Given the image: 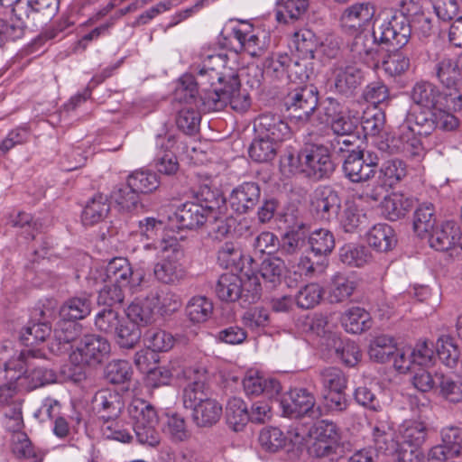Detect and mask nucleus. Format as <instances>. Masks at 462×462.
<instances>
[{"instance_id": "nucleus-1", "label": "nucleus", "mask_w": 462, "mask_h": 462, "mask_svg": "<svg viewBox=\"0 0 462 462\" xmlns=\"http://www.w3.org/2000/svg\"><path fill=\"white\" fill-rule=\"evenodd\" d=\"M371 436L374 449L396 462H420L423 458L421 446L428 435L421 421H404L394 435L392 422L386 414L378 415L370 421Z\"/></svg>"}, {"instance_id": "nucleus-2", "label": "nucleus", "mask_w": 462, "mask_h": 462, "mask_svg": "<svg viewBox=\"0 0 462 462\" xmlns=\"http://www.w3.org/2000/svg\"><path fill=\"white\" fill-rule=\"evenodd\" d=\"M410 97L420 107L419 113L411 115L413 125H408L413 134L427 136L436 129L453 131L458 126V119L443 108L447 96L432 82L417 81L410 91Z\"/></svg>"}, {"instance_id": "nucleus-3", "label": "nucleus", "mask_w": 462, "mask_h": 462, "mask_svg": "<svg viewBox=\"0 0 462 462\" xmlns=\"http://www.w3.org/2000/svg\"><path fill=\"white\" fill-rule=\"evenodd\" d=\"M8 345L3 346L0 351V360L4 369L0 371V378L18 381L19 387L32 391L38 387L53 383L57 380L56 373L50 368L36 364L32 351H20L18 355Z\"/></svg>"}, {"instance_id": "nucleus-4", "label": "nucleus", "mask_w": 462, "mask_h": 462, "mask_svg": "<svg viewBox=\"0 0 462 462\" xmlns=\"http://www.w3.org/2000/svg\"><path fill=\"white\" fill-rule=\"evenodd\" d=\"M143 249L155 252L158 262L153 266V274L157 281L172 284L185 277V269L180 263L184 253L176 237L168 236L147 243Z\"/></svg>"}, {"instance_id": "nucleus-5", "label": "nucleus", "mask_w": 462, "mask_h": 462, "mask_svg": "<svg viewBox=\"0 0 462 462\" xmlns=\"http://www.w3.org/2000/svg\"><path fill=\"white\" fill-rule=\"evenodd\" d=\"M374 41L383 48L399 49L405 46L411 36L410 21L397 12L373 25Z\"/></svg>"}, {"instance_id": "nucleus-6", "label": "nucleus", "mask_w": 462, "mask_h": 462, "mask_svg": "<svg viewBox=\"0 0 462 462\" xmlns=\"http://www.w3.org/2000/svg\"><path fill=\"white\" fill-rule=\"evenodd\" d=\"M320 109V113L329 124V128L335 135L333 139L328 141L335 149L336 144L340 143V137L354 134L357 127V118L355 115H351L350 111H346L344 104L330 97L324 99Z\"/></svg>"}, {"instance_id": "nucleus-7", "label": "nucleus", "mask_w": 462, "mask_h": 462, "mask_svg": "<svg viewBox=\"0 0 462 462\" xmlns=\"http://www.w3.org/2000/svg\"><path fill=\"white\" fill-rule=\"evenodd\" d=\"M108 340L99 335H85L69 355L70 362L75 365L97 366L110 355Z\"/></svg>"}, {"instance_id": "nucleus-8", "label": "nucleus", "mask_w": 462, "mask_h": 462, "mask_svg": "<svg viewBox=\"0 0 462 462\" xmlns=\"http://www.w3.org/2000/svg\"><path fill=\"white\" fill-rule=\"evenodd\" d=\"M209 70L203 69V67L199 66L194 69L193 73L184 74L180 79V87L178 91H185V99L194 98L197 95L199 96L202 101L203 109L208 111V104L206 97H210L212 93L220 92L226 84L217 82V79H213L210 76Z\"/></svg>"}, {"instance_id": "nucleus-9", "label": "nucleus", "mask_w": 462, "mask_h": 462, "mask_svg": "<svg viewBox=\"0 0 462 462\" xmlns=\"http://www.w3.org/2000/svg\"><path fill=\"white\" fill-rule=\"evenodd\" d=\"M219 201L224 202L223 198L212 201L206 199L205 204L197 202H186L175 210L170 220L176 222L180 229H196L203 226L207 220L219 208Z\"/></svg>"}, {"instance_id": "nucleus-10", "label": "nucleus", "mask_w": 462, "mask_h": 462, "mask_svg": "<svg viewBox=\"0 0 462 462\" xmlns=\"http://www.w3.org/2000/svg\"><path fill=\"white\" fill-rule=\"evenodd\" d=\"M303 162L305 175L314 180L328 179L336 170L329 148L319 142L306 144L303 148Z\"/></svg>"}, {"instance_id": "nucleus-11", "label": "nucleus", "mask_w": 462, "mask_h": 462, "mask_svg": "<svg viewBox=\"0 0 462 462\" xmlns=\"http://www.w3.org/2000/svg\"><path fill=\"white\" fill-rule=\"evenodd\" d=\"M309 453L316 457H328L336 452L339 440L337 426L331 420H322L309 430Z\"/></svg>"}, {"instance_id": "nucleus-12", "label": "nucleus", "mask_w": 462, "mask_h": 462, "mask_svg": "<svg viewBox=\"0 0 462 462\" xmlns=\"http://www.w3.org/2000/svg\"><path fill=\"white\" fill-rule=\"evenodd\" d=\"M379 158L370 151L352 150L345 157L343 172L352 182H365L374 177Z\"/></svg>"}, {"instance_id": "nucleus-13", "label": "nucleus", "mask_w": 462, "mask_h": 462, "mask_svg": "<svg viewBox=\"0 0 462 462\" xmlns=\"http://www.w3.org/2000/svg\"><path fill=\"white\" fill-rule=\"evenodd\" d=\"M208 111H218L230 105L232 109L237 112L246 111L250 105V97L246 91L240 89V83L236 76H231L227 84H225L222 91L212 93L206 97Z\"/></svg>"}, {"instance_id": "nucleus-14", "label": "nucleus", "mask_w": 462, "mask_h": 462, "mask_svg": "<svg viewBox=\"0 0 462 462\" xmlns=\"http://www.w3.org/2000/svg\"><path fill=\"white\" fill-rule=\"evenodd\" d=\"M319 104V91L313 85L299 87L290 91L285 106L291 118L308 122Z\"/></svg>"}, {"instance_id": "nucleus-15", "label": "nucleus", "mask_w": 462, "mask_h": 462, "mask_svg": "<svg viewBox=\"0 0 462 462\" xmlns=\"http://www.w3.org/2000/svg\"><path fill=\"white\" fill-rule=\"evenodd\" d=\"M105 275L108 282L118 283L128 293H134L140 291L144 281V273L142 270L134 271L127 259L117 257L111 260L105 271ZM104 274L99 273L101 281Z\"/></svg>"}, {"instance_id": "nucleus-16", "label": "nucleus", "mask_w": 462, "mask_h": 462, "mask_svg": "<svg viewBox=\"0 0 462 462\" xmlns=\"http://www.w3.org/2000/svg\"><path fill=\"white\" fill-rule=\"evenodd\" d=\"M59 0H15L12 11L16 18L37 25L51 20L59 10Z\"/></svg>"}, {"instance_id": "nucleus-17", "label": "nucleus", "mask_w": 462, "mask_h": 462, "mask_svg": "<svg viewBox=\"0 0 462 462\" xmlns=\"http://www.w3.org/2000/svg\"><path fill=\"white\" fill-rule=\"evenodd\" d=\"M375 6L371 2L353 4L342 12L339 18V26L346 34H356L373 20L375 14Z\"/></svg>"}, {"instance_id": "nucleus-18", "label": "nucleus", "mask_w": 462, "mask_h": 462, "mask_svg": "<svg viewBox=\"0 0 462 462\" xmlns=\"http://www.w3.org/2000/svg\"><path fill=\"white\" fill-rule=\"evenodd\" d=\"M315 403L314 395L303 388L291 390L280 400L283 414L291 418H300L304 415L313 416Z\"/></svg>"}, {"instance_id": "nucleus-19", "label": "nucleus", "mask_w": 462, "mask_h": 462, "mask_svg": "<svg viewBox=\"0 0 462 462\" xmlns=\"http://www.w3.org/2000/svg\"><path fill=\"white\" fill-rule=\"evenodd\" d=\"M194 402H183L186 408L191 409L192 418L199 427H210L221 418L222 405L215 399L209 398L208 393L203 397L197 396Z\"/></svg>"}, {"instance_id": "nucleus-20", "label": "nucleus", "mask_w": 462, "mask_h": 462, "mask_svg": "<svg viewBox=\"0 0 462 462\" xmlns=\"http://www.w3.org/2000/svg\"><path fill=\"white\" fill-rule=\"evenodd\" d=\"M284 217L291 230L285 233L282 242H279L277 250L281 257L297 254L304 245L306 238L304 229L307 226L298 218V215H294L292 211L291 214L285 213Z\"/></svg>"}, {"instance_id": "nucleus-21", "label": "nucleus", "mask_w": 462, "mask_h": 462, "mask_svg": "<svg viewBox=\"0 0 462 462\" xmlns=\"http://www.w3.org/2000/svg\"><path fill=\"white\" fill-rule=\"evenodd\" d=\"M125 406L123 397L115 391L102 389L92 400L93 411L105 423L116 420Z\"/></svg>"}, {"instance_id": "nucleus-22", "label": "nucleus", "mask_w": 462, "mask_h": 462, "mask_svg": "<svg viewBox=\"0 0 462 462\" xmlns=\"http://www.w3.org/2000/svg\"><path fill=\"white\" fill-rule=\"evenodd\" d=\"M254 130L259 136L268 138L278 143L289 139L291 135L288 123L279 115L263 114L254 121Z\"/></svg>"}, {"instance_id": "nucleus-23", "label": "nucleus", "mask_w": 462, "mask_h": 462, "mask_svg": "<svg viewBox=\"0 0 462 462\" xmlns=\"http://www.w3.org/2000/svg\"><path fill=\"white\" fill-rule=\"evenodd\" d=\"M363 81L364 71L359 67L340 66L334 69L331 88L336 93L349 97L355 95Z\"/></svg>"}, {"instance_id": "nucleus-24", "label": "nucleus", "mask_w": 462, "mask_h": 462, "mask_svg": "<svg viewBox=\"0 0 462 462\" xmlns=\"http://www.w3.org/2000/svg\"><path fill=\"white\" fill-rule=\"evenodd\" d=\"M311 206L319 218L330 221L337 216L341 199L337 191L329 186H325L315 190Z\"/></svg>"}, {"instance_id": "nucleus-25", "label": "nucleus", "mask_w": 462, "mask_h": 462, "mask_svg": "<svg viewBox=\"0 0 462 462\" xmlns=\"http://www.w3.org/2000/svg\"><path fill=\"white\" fill-rule=\"evenodd\" d=\"M175 144L176 139L172 134L156 137L155 167L160 173L173 175L178 171L179 162L172 152Z\"/></svg>"}, {"instance_id": "nucleus-26", "label": "nucleus", "mask_w": 462, "mask_h": 462, "mask_svg": "<svg viewBox=\"0 0 462 462\" xmlns=\"http://www.w3.org/2000/svg\"><path fill=\"white\" fill-rule=\"evenodd\" d=\"M261 189L255 182H244L234 189L229 195V203L234 211L246 214L258 204Z\"/></svg>"}, {"instance_id": "nucleus-27", "label": "nucleus", "mask_w": 462, "mask_h": 462, "mask_svg": "<svg viewBox=\"0 0 462 462\" xmlns=\"http://www.w3.org/2000/svg\"><path fill=\"white\" fill-rule=\"evenodd\" d=\"M243 387L247 396L254 397L263 394L269 399L279 395L282 386L279 381L265 377L258 372L249 371L243 379Z\"/></svg>"}, {"instance_id": "nucleus-28", "label": "nucleus", "mask_w": 462, "mask_h": 462, "mask_svg": "<svg viewBox=\"0 0 462 462\" xmlns=\"http://www.w3.org/2000/svg\"><path fill=\"white\" fill-rule=\"evenodd\" d=\"M231 41L237 42L235 48L236 52H246L252 57H259L263 54L265 50L264 42L254 33L251 25L245 24V28L234 27L230 36Z\"/></svg>"}, {"instance_id": "nucleus-29", "label": "nucleus", "mask_w": 462, "mask_h": 462, "mask_svg": "<svg viewBox=\"0 0 462 462\" xmlns=\"http://www.w3.org/2000/svg\"><path fill=\"white\" fill-rule=\"evenodd\" d=\"M326 346L345 365L355 366L361 359V352L358 346L354 341L342 340L337 334H330L328 336Z\"/></svg>"}, {"instance_id": "nucleus-30", "label": "nucleus", "mask_w": 462, "mask_h": 462, "mask_svg": "<svg viewBox=\"0 0 462 462\" xmlns=\"http://www.w3.org/2000/svg\"><path fill=\"white\" fill-rule=\"evenodd\" d=\"M80 334V326L73 321L62 320L54 329V337L51 343V350L58 355L71 349V344Z\"/></svg>"}, {"instance_id": "nucleus-31", "label": "nucleus", "mask_w": 462, "mask_h": 462, "mask_svg": "<svg viewBox=\"0 0 462 462\" xmlns=\"http://www.w3.org/2000/svg\"><path fill=\"white\" fill-rule=\"evenodd\" d=\"M430 247L437 251H448L459 240V228L452 221H446L428 235Z\"/></svg>"}, {"instance_id": "nucleus-32", "label": "nucleus", "mask_w": 462, "mask_h": 462, "mask_svg": "<svg viewBox=\"0 0 462 462\" xmlns=\"http://www.w3.org/2000/svg\"><path fill=\"white\" fill-rule=\"evenodd\" d=\"M183 374L188 380V384L183 390V402H190L203 397V394L208 393V387L206 384L207 372L203 367H188L184 369Z\"/></svg>"}, {"instance_id": "nucleus-33", "label": "nucleus", "mask_w": 462, "mask_h": 462, "mask_svg": "<svg viewBox=\"0 0 462 462\" xmlns=\"http://www.w3.org/2000/svg\"><path fill=\"white\" fill-rule=\"evenodd\" d=\"M288 266L279 255H267L261 263L259 273L266 284L274 288L281 284Z\"/></svg>"}, {"instance_id": "nucleus-34", "label": "nucleus", "mask_w": 462, "mask_h": 462, "mask_svg": "<svg viewBox=\"0 0 462 462\" xmlns=\"http://www.w3.org/2000/svg\"><path fill=\"white\" fill-rule=\"evenodd\" d=\"M412 207V199L401 193L385 196L381 203L382 214L391 221L403 217Z\"/></svg>"}, {"instance_id": "nucleus-35", "label": "nucleus", "mask_w": 462, "mask_h": 462, "mask_svg": "<svg viewBox=\"0 0 462 462\" xmlns=\"http://www.w3.org/2000/svg\"><path fill=\"white\" fill-rule=\"evenodd\" d=\"M434 72L437 79L443 87L453 88L461 77L459 60L444 57L436 62Z\"/></svg>"}, {"instance_id": "nucleus-36", "label": "nucleus", "mask_w": 462, "mask_h": 462, "mask_svg": "<svg viewBox=\"0 0 462 462\" xmlns=\"http://www.w3.org/2000/svg\"><path fill=\"white\" fill-rule=\"evenodd\" d=\"M366 238L368 245L378 252L392 250L397 242L394 230L387 224L374 225Z\"/></svg>"}, {"instance_id": "nucleus-37", "label": "nucleus", "mask_w": 462, "mask_h": 462, "mask_svg": "<svg viewBox=\"0 0 462 462\" xmlns=\"http://www.w3.org/2000/svg\"><path fill=\"white\" fill-rule=\"evenodd\" d=\"M91 296L86 293L67 300L60 307V314L69 321L83 319L91 312Z\"/></svg>"}, {"instance_id": "nucleus-38", "label": "nucleus", "mask_w": 462, "mask_h": 462, "mask_svg": "<svg viewBox=\"0 0 462 462\" xmlns=\"http://www.w3.org/2000/svg\"><path fill=\"white\" fill-rule=\"evenodd\" d=\"M341 323L345 329L352 334L362 333L372 326L369 312L360 307H352L346 310L341 317Z\"/></svg>"}, {"instance_id": "nucleus-39", "label": "nucleus", "mask_w": 462, "mask_h": 462, "mask_svg": "<svg viewBox=\"0 0 462 462\" xmlns=\"http://www.w3.org/2000/svg\"><path fill=\"white\" fill-rule=\"evenodd\" d=\"M214 310V305L210 299L206 296H193L187 302L185 311L189 320L194 324L208 321Z\"/></svg>"}, {"instance_id": "nucleus-40", "label": "nucleus", "mask_w": 462, "mask_h": 462, "mask_svg": "<svg viewBox=\"0 0 462 462\" xmlns=\"http://www.w3.org/2000/svg\"><path fill=\"white\" fill-rule=\"evenodd\" d=\"M215 291L223 301H236L242 293V280L234 273H224L217 280Z\"/></svg>"}, {"instance_id": "nucleus-41", "label": "nucleus", "mask_w": 462, "mask_h": 462, "mask_svg": "<svg viewBox=\"0 0 462 462\" xmlns=\"http://www.w3.org/2000/svg\"><path fill=\"white\" fill-rule=\"evenodd\" d=\"M110 210L107 196L95 195L86 205L82 213V222L86 226H92L102 221Z\"/></svg>"}, {"instance_id": "nucleus-42", "label": "nucleus", "mask_w": 462, "mask_h": 462, "mask_svg": "<svg viewBox=\"0 0 462 462\" xmlns=\"http://www.w3.org/2000/svg\"><path fill=\"white\" fill-rule=\"evenodd\" d=\"M436 225L435 208L431 203L420 204L413 214V230L421 238L427 237Z\"/></svg>"}, {"instance_id": "nucleus-43", "label": "nucleus", "mask_w": 462, "mask_h": 462, "mask_svg": "<svg viewBox=\"0 0 462 462\" xmlns=\"http://www.w3.org/2000/svg\"><path fill=\"white\" fill-rule=\"evenodd\" d=\"M127 413L133 427L140 424H158L159 419L155 408L143 399H134L127 406Z\"/></svg>"}, {"instance_id": "nucleus-44", "label": "nucleus", "mask_w": 462, "mask_h": 462, "mask_svg": "<svg viewBox=\"0 0 462 462\" xmlns=\"http://www.w3.org/2000/svg\"><path fill=\"white\" fill-rule=\"evenodd\" d=\"M226 423L233 430H242L250 420L245 402L237 397L231 398L226 404Z\"/></svg>"}, {"instance_id": "nucleus-45", "label": "nucleus", "mask_w": 462, "mask_h": 462, "mask_svg": "<svg viewBox=\"0 0 462 462\" xmlns=\"http://www.w3.org/2000/svg\"><path fill=\"white\" fill-rule=\"evenodd\" d=\"M11 448L17 458L31 460V462H42L43 454L32 446L28 436L24 432H17L12 436Z\"/></svg>"}, {"instance_id": "nucleus-46", "label": "nucleus", "mask_w": 462, "mask_h": 462, "mask_svg": "<svg viewBox=\"0 0 462 462\" xmlns=\"http://www.w3.org/2000/svg\"><path fill=\"white\" fill-rule=\"evenodd\" d=\"M319 380L323 389L330 393H343L347 384L346 374L336 366L320 369L319 371Z\"/></svg>"}, {"instance_id": "nucleus-47", "label": "nucleus", "mask_w": 462, "mask_h": 462, "mask_svg": "<svg viewBox=\"0 0 462 462\" xmlns=\"http://www.w3.org/2000/svg\"><path fill=\"white\" fill-rule=\"evenodd\" d=\"M319 46L315 33L309 29H300L291 37V47L294 48L302 58L314 59V52Z\"/></svg>"}, {"instance_id": "nucleus-48", "label": "nucleus", "mask_w": 462, "mask_h": 462, "mask_svg": "<svg viewBox=\"0 0 462 462\" xmlns=\"http://www.w3.org/2000/svg\"><path fill=\"white\" fill-rule=\"evenodd\" d=\"M278 145V143L258 135L249 147V156L256 162H271L276 156Z\"/></svg>"}, {"instance_id": "nucleus-49", "label": "nucleus", "mask_w": 462, "mask_h": 462, "mask_svg": "<svg viewBox=\"0 0 462 462\" xmlns=\"http://www.w3.org/2000/svg\"><path fill=\"white\" fill-rule=\"evenodd\" d=\"M397 352L393 337L379 336L375 337L369 347L370 358L378 363H386L392 360Z\"/></svg>"}, {"instance_id": "nucleus-50", "label": "nucleus", "mask_w": 462, "mask_h": 462, "mask_svg": "<svg viewBox=\"0 0 462 462\" xmlns=\"http://www.w3.org/2000/svg\"><path fill=\"white\" fill-rule=\"evenodd\" d=\"M354 36L351 44V51L360 59H374L378 52L377 47L381 46L379 42L374 41V36L365 33L364 31L356 34H349Z\"/></svg>"}, {"instance_id": "nucleus-51", "label": "nucleus", "mask_w": 462, "mask_h": 462, "mask_svg": "<svg viewBox=\"0 0 462 462\" xmlns=\"http://www.w3.org/2000/svg\"><path fill=\"white\" fill-rule=\"evenodd\" d=\"M355 289L356 283L354 281L337 273L332 278L328 290V299L331 303L343 302L353 294Z\"/></svg>"}, {"instance_id": "nucleus-52", "label": "nucleus", "mask_w": 462, "mask_h": 462, "mask_svg": "<svg viewBox=\"0 0 462 462\" xmlns=\"http://www.w3.org/2000/svg\"><path fill=\"white\" fill-rule=\"evenodd\" d=\"M151 298L154 306L158 307L162 314H171L181 307L180 297L170 290H156L150 293L147 300Z\"/></svg>"}, {"instance_id": "nucleus-53", "label": "nucleus", "mask_w": 462, "mask_h": 462, "mask_svg": "<svg viewBox=\"0 0 462 462\" xmlns=\"http://www.w3.org/2000/svg\"><path fill=\"white\" fill-rule=\"evenodd\" d=\"M406 174V164L399 159H393L382 165L379 178L383 185L392 188L399 183Z\"/></svg>"}, {"instance_id": "nucleus-54", "label": "nucleus", "mask_w": 462, "mask_h": 462, "mask_svg": "<svg viewBox=\"0 0 462 462\" xmlns=\"http://www.w3.org/2000/svg\"><path fill=\"white\" fill-rule=\"evenodd\" d=\"M437 355L448 367H454L460 357V351L455 339L449 335L440 336L436 344Z\"/></svg>"}, {"instance_id": "nucleus-55", "label": "nucleus", "mask_w": 462, "mask_h": 462, "mask_svg": "<svg viewBox=\"0 0 462 462\" xmlns=\"http://www.w3.org/2000/svg\"><path fill=\"white\" fill-rule=\"evenodd\" d=\"M309 244L311 251L317 255H327L335 247V236L326 228H319L311 232L309 236Z\"/></svg>"}, {"instance_id": "nucleus-56", "label": "nucleus", "mask_w": 462, "mask_h": 462, "mask_svg": "<svg viewBox=\"0 0 462 462\" xmlns=\"http://www.w3.org/2000/svg\"><path fill=\"white\" fill-rule=\"evenodd\" d=\"M309 6L308 0H278L276 18L279 22L297 20L305 14Z\"/></svg>"}, {"instance_id": "nucleus-57", "label": "nucleus", "mask_w": 462, "mask_h": 462, "mask_svg": "<svg viewBox=\"0 0 462 462\" xmlns=\"http://www.w3.org/2000/svg\"><path fill=\"white\" fill-rule=\"evenodd\" d=\"M127 182L139 193H150L159 187L156 173L150 171H135L128 176Z\"/></svg>"}, {"instance_id": "nucleus-58", "label": "nucleus", "mask_w": 462, "mask_h": 462, "mask_svg": "<svg viewBox=\"0 0 462 462\" xmlns=\"http://www.w3.org/2000/svg\"><path fill=\"white\" fill-rule=\"evenodd\" d=\"M370 258L367 249L363 245L347 244L339 250L340 261L349 266L361 267Z\"/></svg>"}, {"instance_id": "nucleus-59", "label": "nucleus", "mask_w": 462, "mask_h": 462, "mask_svg": "<svg viewBox=\"0 0 462 462\" xmlns=\"http://www.w3.org/2000/svg\"><path fill=\"white\" fill-rule=\"evenodd\" d=\"M291 56L287 53H274L267 57L263 64V74L274 79L286 77L288 62Z\"/></svg>"}, {"instance_id": "nucleus-60", "label": "nucleus", "mask_w": 462, "mask_h": 462, "mask_svg": "<svg viewBox=\"0 0 462 462\" xmlns=\"http://www.w3.org/2000/svg\"><path fill=\"white\" fill-rule=\"evenodd\" d=\"M146 346L157 352H166L172 348L175 343L173 336L162 329L151 328L144 334Z\"/></svg>"}, {"instance_id": "nucleus-61", "label": "nucleus", "mask_w": 462, "mask_h": 462, "mask_svg": "<svg viewBox=\"0 0 462 462\" xmlns=\"http://www.w3.org/2000/svg\"><path fill=\"white\" fill-rule=\"evenodd\" d=\"M133 370L125 360H113L105 368V378L112 384H121L130 381Z\"/></svg>"}, {"instance_id": "nucleus-62", "label": "nucleus", "mask_w": 462, "mask_h": 462, "mask_svg": "<svg viewBox=\"0 0 462 462\" xmlns=\"http://www.w3.org/2000/svg\"><path fill=\"white\" fill-rule=\"evenodd\" d=\"M121 323L120 315L113 308L105 307L95 317L96 328L107 335H114Z\"/></svg>"}, {"instance_id": "nucleus-63", "label": "nucleus", "mask_w": 462, "mask_h": 462, "mask_svg": "<svg viewBox=\"0 0 462 462\" xmlns=\"http://www.w3.org/2000/svg\"><path fill=\"white\" fill-rule=\"evenodd\" d=\"M114 335L120 348L132 349L140 341L142 332L135 324L131 322L123 324L121 322Z\"/></svg>"}, {"instance_id": "nucleus-64", "label": "nucleus", "mask_w": 462, "mask_h": 462, "mask_svg": "<svg viewBox=\"0 0 462 462\" xmlns=\"http://www.w3.org/2000/svg\"><path fill=\"white\" fill-rule=\"evenodd\" d=\"M438 385L442 395L451 402L462 400V380L454 379L449 375L436 374Z\"/></svg>"}]
</instances>
